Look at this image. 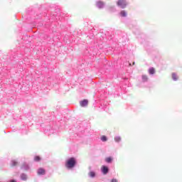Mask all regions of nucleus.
Listing matches in <instances>:
<instances>
[{
    "instance_id": "obj_10",
    "label": "nucleus",
    "mask_w": 182,
    "mask_h": 182,
    "mask_svg": "<svg viewBox=\"0 0 182 182\" xmlns=\"http://www.w3.org/2000/svg\"><path fill=\"white\" fill-rule=\"evenodd\" d=\"M105 161L107 163H112V161H113V158L107 157V158L105 159Z\"/></svg>"
},
{
    "instance_id": "obj_13",
    "label": "nucleus",
    "mask_w": 182,
    "mask_h": 182,
    "mask_svg": "<svg viewBox=\"0 0 182 182\" xmlns=\"http://www.w3.org/2000/svg\"><path fill=\"white\" fill-rule=\"evenodd\" d=\"M41 156H36L34 157V161H41Z\"/></svg>"
},
{
    "instance_id": "obj_5",
    "label": "nucleus",
    "mask_w": 182,
    "mask_h": 182,
    "mask_svg": "<svg viewBox=\"0 0 182 182\" xmlns=\"http://www.w3.org/2000/svg\"><path fill=\"white\" fill-rule=\"evenodd\" d=\"M88 103L89 101L87 100H84L80 102V106H82V107H85L88 105Z\"/></svg>"
},
{
    "instance_id": "obj_6",
    "label": "nucleus",
    "mask_w": 182,
    "mask_h": 182,
    "mask_svg": "<svg viewBox=\"0 0 182 182\" xmlns=\"http://www.w3.org/2000/svg\"><path fill=\"white\" fill-rule=\"evenodd\" d=\"M97 6L101 9L102 8L105 7V3H103V1H98L97 2Z\"/></svg>"
},
{
    "instance_id": "obj_1",
    "label": "nucleus",
    "mask_w": 182,
    "mask_h": 182,
    "mask_svg": "<svg viewBox=\"0 0 182 182\" xmlns=\"http://www.w3.org/2000/svg\"><path fill=\"white\" fill-rule=\"evenodd\" d=\"M76 166V159L75 158H70L65 162L66 168H73Z\"/></svg>"
},
{
    "instance_id": "obj_15",
    "label": "nucleus",
    "mask_w": 182,
    "mask_h": 182,
    "mask_svg": "<svg viewBox=\"0 0 182 182\" xmlns=\"http://www.w3.org/2000/svg\"><path fill=\"white\" fill-rule=\"evenodd\" d=\"M101 140L102 141H107V137H106V136H102Z\"/></svg>"
},
{
    "instance_id": "obj_14",
    "label": "nucleus",
    "mask_w": 182,
    "mask_h": 182,
    "mask_svg": "<svg viewBox=\"0 0 182 182\" xmlns=\"http://www.w3.org/2000/svg\"><path fill=\"white\" fill-rule=\"evenodd\" d=\"M172 79L173 80H177V75L176 73H172Z\"/></svg>"
},
{
    "instance_id": "obj_12",
    "label": "nucleus",
    "mask_w": 182,
    "mask_h": 182,
    "mask_svg": "<svg viewBox=\"0 0 182 182\" xmlns=\"http://www.w3.org/2000/svg\"><path fill=\"white\" fill-rule=\"evenodd\" d=\"M120 15H121V16H123V17L127 16V13H126V11H122L120 12Z\"/></svg>"
},
{
    "instance_id": "obj_3",
    "label": "nucleus",
    "mask_w": 182,
    "mask_h": 182,
    "mask_svg": "<svg viewBox=\"0 0 182 182\" xmlns=\"http://www.w3.org/2000/svg\"><path fill=\"white\" fill-rule=\"evenodd\" d=\"M37 173H38V176H43L46 173V171H45V169L43 168H38Z\"/></svg>"
},
{
    "instance_id": "obj_20",
    "label": "nucleus",
    "mask_w": 182,
    "mask_h": 182,
    "mask_svg": "<svg viewBox=\"0 0 182 182\" xmlns=\"http://www.w3.org/2000/svg\"><path fill=\"white\" fill-rule=\"evenodd\" d=\"M113 181H114V179H112V182H113Z\"/></svg>"
},
{
    "instance_id": "obj_18",
    "label": "nucleus",
    "mask_w": 182,
    "mask_h": 182,
    "mask_svg": "<svg viewBox=\"0 0 182 182\" xmlns=\"http://www.w3.org/2000/svg\"><path fill=\"white\" fill-rule=\"evenodd\" d=\"M132 65H136V63L134 62V63H132Z\"/></svg>"
},
{
    "instance_id": "obj_7",
    "label": "nucleus",
    "mask_w": 182,
    "mask_h": 182,
    "mask_svg": "<svg viewBox=\"0 0 182 182\" xmlns=\"http://www.w3.org/2000/svg\"><path fill=\"white\" fill-rule=\"evenodd\" d=\"M149 75H154L156 73V69L154 68H151L149 69Z\"/></svg>"
},
{
    "instance_id": "obj_21",
    "label": "nucleus",
    "mask_w": 182,
    "mask_h": 182,
    "mask_svg": "<svg viewBox=\"0 0 182 182\" xmlns=\"http://www.w3.org/2000/svg\"><path fill=\"white\" fill-rule=\"evenodd\" d=\"M129 66H132V63H129Z\"/></svg>"
},
{
    "instance_id": "obj_17",
    "label": "nucleus",
    "mask_w": 182,
    "mask_h": 182,
    "mask_svg": "<svg viewBox=\"0 0 182 182\" xmlns=\"http://www.w3.org/2000/svg\"><path fill=\"white\" fill-rule=\"evenodd\" d=\"M115 141H117V142L122 141V138H120V136H117L115 138Z\"/></svg>"
},
{
    "instance_id": "obj_11",
    "label": "nucleus",
    "mask_w": 182,
    "mask_h": 182,
    "mask_svg": "<svg viewBox=\"0 0 182 182\" xmlns=\"http://www.w3.org/2000/svg\"><path fill=\"white\" fill-rule=\"evenodd\" d=\"M142 80L143 82H147V80H149V77H147V75H142Z\"/></svg>"
},
{
    "instance_id": "obj_8",
    "label": "nucleus",
    "mask_w": 182,
    "mask_h": 182,
    "mask_svg": "<svg viewBox=\"0 0 182 182\" xmlns=\"http://www.w3.org/2000/svg\"><path fill=\"white\" fill-rule=\"evenodd\" d=\"M21 180H23V181H26V179L28 178V177L26 176V175L25 173H22L21 175Z\"/></svg>"
},
{
    "instance_id": "obj_19",
    "label": "nucleus",
    "mask_w": 182,
    "mask_h": 182,
    "mask_svg": "<svg viewBox=\"0 0 182 182\" xmlns=\"http://www.w3.org/2000/svg\"><path fill=\"white\" fill-rule=\"evenodd\" d=\"M10 182H16V181L13 180V181H10Z\"/></svg>"
},
{
    "instance_id": "obj_9",
    "label": "nucleus",
    "mask_w": 182,
    "mask_h": 182,
    "mask_svg": "<svg viewBox=\"0 0 182 182\" xmlns=\"http://www.w3.org/2000/svg\"><path fill=\"white\" fill-rule=\"evenodd\" d=\"M16 166H18V161L15 160L11 161V167H15Z\"/></svg>"
},
{
    "instance_id": "obj_16",
    "label": "nucleus",
    "mask_w": 182,
    "mask_h": 182,
    "mask_svg": "<svg viewBox=\"0 0 182 182\" xmlns=\"http://www.w3.org/2000/svg\"><path fill=\"white\" fill-rule=\"evenodd\" d=\"M89 176H90V177H95V176H96V174L95 173V172L91 171L89 173Z\"/></svg>"
},
{
    "instance_id": "obj_4",
    "label": "nucleus",
    "mask_w": 182,
    "mask_h": 182,
    "mask_svg": "<svg viewBox=\"0 0 182 182\" xmlns=\"http://www.w3.org/2000/svg\"><path fill=\"white\" fill-rule=\"evenodd\" d=\"M101 170L103 174H107V173H109V168H107V166H102Z\"/></svg>"
},
{
    "instance_id": "obj_2",
    "label": "nucleus",
    "mask_w": 182,
    "mask_h": 182,
    "mask_svg": "<svg viewBox=\"0 0 182 182\" xmlns=\"http://www.w3.org/2000/svg\"><path fill=\"white\" fill-rule=\"evenodd\" d=\"M117 4L118 6H120V8L124 9L126 6H127V2L126 0H119L117 2Z\"/></svg>"
}]
</instances>
